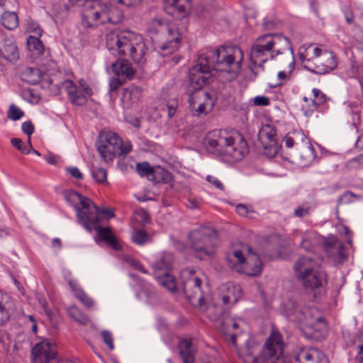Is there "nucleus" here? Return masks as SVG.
Listing matches in <instances>:
<instances>
[{
  "instance_id": "obj_55",
  "label": "nucleus",
  "mask_w": 363,
  "mask_h": 363,
  "mask_svg": "<svg viewBox=\"0 0 363 363\" xmlns=\"http://www.w3.org/2000/svg\"><path fill=\"white\" fill-rule=\"evenodd\" d=\"M167 107L169 116L172 117L177 111V102L176 101H173L170 104L167 105Z\"/></svg>"
},
{
  "instance_id": "obj_14",
  "label": "nucleus",
  "mask_w": 363,
  "mask_h": 363,
  "mask_svg": "<svg viewBox=\"0 0 363 363\" xmlns=\"http://www.w3.org/2000/svg\"><path fill=\"white\" fill-rule=\"evenodd\" d=\"M66 200L77 209V217L79 222L84 225L86 220L100 211L89 199L82 196L74 191L68 190L65 192Z\"/></svg>"
},
{
  "instance_id": "obj_18",
  "label": "nucleus",
  "mask_w": 363,
  "mask_h": 363,
  "mask_svg": "<svg viewBox=\"0 0 363 363\" xmlns=\"http://www.w3.org/2000/svg\"><path fill=\"white\" fill-rule=\"evenodd\" d=\"M181 279L183 280L184 292L189 299L200 291L201 280L196 271L191 269L183 270Z\"/></svg>"
},
{
  "instance_id": "obj_8",
  "label": "nucleus",
  "mask_w": 363,
  "mask_h": 363,
  "mask_svg": "<svg viewBox=\"0 0 363 363\" xmlns=\"http://www.w3.org/2000/svg\"><path fill=\"white\" fill-rule=\"evenodd\" d=\"M295 274L306 290L323 287L327 283V275L320 269L317 262L309 257H302L296 263Z\"/></svg>"
},
{
  "instance_id": "obj_21",
  "label": "nucleus",
  "mask_w": 363,
  "mask_h": 363,
  "mask_svg": "<svg viewBox=\"0 0 363 363\" xmlns=\"http://www.w3.org/2000/svg\"><path fill=\"white\" fill-rule=\"evenodd\" d=\"M297 363H329L328 359L318 350L303 348L296 357Z\"/></svg>"
},
{
  "instance_id": "obj_64",
  "label": "nucleus",
  "mask_w": 363,
  "mask_h": 363,
  "mask_svg": "<svg viewBox=\"0 0 363 363\" xmlns=\"http://www.w3.org/2000/svg\"><path fill=\"white\" fill-rule=\"evenodd\" d=\"M306 242V240H303L302 241V243H301V245L306 249V250H308L309 247L306 245H305V243Z\"/></svg>"
},
{
  "instance_id": "obj_45",
  "label": "nucleus",
  "mask_w": 363,
  "mask_h": 363,
  "mask_svg": "<svg viewBox=\"0 0 363 363\" xmlns=\"http://www.w3.org/2000/svg\"><path fill=\"white\" fill-rule=\"evenodd\" d=\"M127 81L119 76H116L110 82L109 86L112 91H116L121 86L124 84Z\"/></svg>"
},
{
  "instance_id": "obj_38",
  "label": "nucleus",
  "mask_w": 363,
  "mask_h": 363,
  "mask_svg": "<svg viewBox=\"0 0 363 363\" xmlns=\"http://www.w3.org/2000/svg\"><path fill=\"white\" fill-rule=\"evenodd\" d=\"M94 179L100 184L108 185L107 171L103 168H96L92 171Z\"/></svg>"
},
{
  "instance_id": "obj_31",
  "label": "nucleus",
  "mask_w": 363,
  "mask_h": 363,
  "mask_svg": "<svg viewBox=\"0 0 363 363\" xmlns=\"http://www.w3.org/2000/svg\"><path fill=\"white\" fill-rule=\"evenodd\" d=\"M165 7L173 8L182 16H186L191 9V0H164Z\"/></svg>"
},
{
  "instance_id": "obj_61",
  "label": "nucleus",
  "mask_w": 363,
  "mask_h": 363,
  "mask_svg": "<svg viewBox=\"0 0 363 363\" xmlns=\"http://www.w3.org/2000/svg\"><path fill=\"white\" fill-rule=\"evenodd\" d=\"M28 319L33 323L31 326L32 331L33 333L36 334L38 332V325L33 315H29Z\"/></svg>"
},
{
  "instance_id": "obj_5",
  "label": "nucleus",
  "mask_w": 363,
  "mask_h": 363,
  "mask_svg": "<svg viewBox=\"0 0 363 363\" xmlns=\"http://www.w3.org/2000/svg\"><path fill=\"white\" fill-rule=\"evenodd\" d=\"M147 31L158 43L162 55H167L177 51L181 45L182 32L175 22H164L152 19L147 24Z\"/></svg>"
},
{
  "instance_id": "obj_59",
  "label": "nucleus",
  "mask_w": 363,
  "mask_h": 363,
  "mask_svg": "<svg viewBox=\"0 0 363 363\" xmlns=\"http://www.w3.org/2000/svg\"><path fill=\"white\" fill-rule=\"evenodd\" d=\"M283 142L284 143L285 145L289 148L292 147L294 145V138L289 135H286L284 137V138L283 139Z\"/></svg>"
},
{
  "instance_id": "obj_17",
  "label": "nucleus",
  "mask_w": 363,
  "mask_h": 363,
  "mask_svg": "<svg viewBox=\"0 0 363 363\" xmlns=\"http://www.w3.org/2000/svg\"><path fill=\"white\" fill-rule=\"evenodd\" d=\"M252 252V248L248 245H242L228 252L226 257L228 267L233 270L240 272V269H243L242 267L248 257V255ZM244 269L252 273V269L249 267H245Z\"/></svg>"
},
{
  "instance_id": "obj_27",
  "label": "nucleus",
  "mask_w": 363,
  "mask_h": 363,
  "mask_svg": "<svg viewBox=\"0 0 363 363\" xmlns=\"http://www.w3.org/2000/svg\"><path fill=\"white\" fill-rule=\"evenodd\" d=\"M245 267L252 269V273H250L245 269H240V273H243L248 276H257L262 272V262L259 257L252 251L248 255V257L242 267L244 269Z\"/></svg>"
},
{
  "instance_id": "obj_19",
  "label": "nucleus",
  "mask_w": 363,
  "mask_h": 363,
  "mask_svg": "<svg viewBox=\"0 0 363 363\" xmlns=\"http://www.w3.org/2000/svg\"><path fill=\"white\" fill-rule=\"evenodd\" d=\"M164 260L159 261L155 266V277L159 284L170 292L177 290V281L175 278L169 274V270L172 267L170 263H167L163 267Z\"/></svg>"
},
{
  "instance_id": "obj_11",
  "label": "nucleus",
  "mask_w": 363,
  "mask_h": 363,
  "mask_svg": "<svg viewBox=\"0 0 363 363\" xmlns=\"http://www.w3.org/2000/svg\"><path fill=\"white\" fill-rule=\"evenodd\" d=\"M113 216L114 213L111 208H103L89 220H86L83 225L88 230H95L99 238L104 241L111 248L114 250H120L122 249V243L116 236L111 228L100 225L104 220Z\"/></svg>"
},
{
  "instance_id": "obj_28",
  "label": "nucleus",
  "mask_w": 363,
  "mask_h": 363,
  "mask_svg": "<svg viewBox=\"0 0 363 363\" xmlns=\"http://www.w3.org/2000/svg\"><path fill=\"white\" fill-rule=\"evenodd\" d=\"M140 98V91L137 88L126 89L124 90L122 102L123 106L126 109L138 108V104Z\"/></svg>"
},
{
  "instance_id": "obj_60",
  "label": "nucleus",
  "mask_w": 363,
  "mask_h": 363,
  "mask_svg": "<svg viewBox=\"0 0 363 363\" xmlns=\"http://www.w3.org/2000/svg\"><path fill=\"white\" fill-rule=\"evenodd\" d=\"M189 206L191 208H199L201 205V201L197 199H189Z\"/></svg>"
},
{
  "instance_id": "obj_44",
  "label": "nucleus",
  "mask_w": 363,
  "mask_h": 363,
  "mask_svg": "<svg viewBox=\"0 0 363 363\" xmlns=\"http://www.w3.org/2000/svg\"><path fill=\"white\" fill-rule=\"evenodd\" d=\"M26 74H27L28 77H34L33 78L30 77L27 79L31 84H36L38 82L40 81V72L38 69L28 68L26 69Z\"/></svg>"
},
{
  "instance_id": "obj_9",
  "label": "nucleus",
  "mask_w": 363,
  "mask_h": 363,
  "mask_svg": "<svg viewBox=\"0 0 363 363\" xmlns=\"http://www.w3.org/2000/svg\"><path fill=\"white\" fill-rule=\"evenodd\" d=\"M96 148L103 160L112 162L116 157L125 155L132 150L128 140H123L117 133L110 130H103L99 135Z\"/></svg>"
},
{
  "instance_id": "obj_33",
  "label": "nucleus",
  "mask_w": 363,
  "mask_h": 363,
  "mask_svg": "<svg viewBox=\"0 0 363 363\" xmlns=\"http://www.w3.org/2000/svg\"><path fill=\"white\" fill-rule=\"evenodd\" d=\"M242 292L238 285L230 284L227 288V294L223 296L224 303H235L242 296Z\"/></svg>"
},
{
  "instance_id": "obj_48",
  "label": "nucleus",
  "mask_w": 363,
  "mask_h": 363,
  "mask_svg": "<svg viewBox=\"0 0 363 363\" xmlns=\"http://www.w3.org/2000/svg\"><path fill=\"white\" fill-rule=\"evenodd\" d=\"M310 207L306 206H298L294 211V215L297 217H303L307 216L310 212Z\"/></svg>"
},
{
  "instance_id": "obj_39",
  "label": "nucleus",
  "mask_w": 363,
  "mask_h": 363,
  "mask_svg": "<svg viewBox=\"0 0 363 363\" xmlns=\"http://www.w3.org/2000/svg\"><path fill=\"white\" fill-rule=\"evenodd\" d=\"M69 313L70 315L74 318V319L82 323V324H86L89 322V318L86 315H84L82 311L75 306H72L69 308Z\"/></svg>"
},
{
  "instance_id": "obj_51",
  "label": "nucleus",
  "mask_w": 363,
  "mask_h": 363,
  "mask_svg": "<svg viewBox=\"0 0 363 363\" xmlns=\"http://www.w3.org/2000/svg\"><path fill=\"white\" fill-rule=\"evenodd\" d=\"M113 2L118 3L126 6H134L138 4L141 0H111Z\"/></svg>"
},
{
  "instance_id": "obj_58",
  "label": "nucleus",
  "mask_w": 363,
  "mask_h": 363,
  "mask_svg": "<svg viewBox=\"0 0 363 363\" xmlns=\"http://www.w3.org/2000/svg\"><path fill=\"white\" fill-rule=\"evenodd\" d=\"M131 265L134 267L135 269H138L140 272L146 274L147 271L145 267L140 263L138 261L133 259L130 262Z\"/></svg>"
},
{
  "instance_id": "obj_26",
  "label": "nucleus",
  "mask_w": 363,
  "mask_h": 363,
  "mask_svg": "<svg viewBox=\"0 0 363 363\" xmlns=\"http://www.w3.org/2000/svg\"><path fill=\"white\" fill-rule=\"evenodd\" d=\"M245 325V322L242 318H226L223 322L222 330L230 335L232 342L235 343L236 335L241 333V330Z\"/></svg>"
},
{
  "instance_id": "obj_40",
  "label": "nucleus",
  "mask_w": 363,
  "mask_h": 363,
  "mask_svg": "<svg viewBox=\"0 0 363 363\" xmlns=\"http://www.w3.org/2000/svg\"><path fill=\"white\" fill-rule=\"evenodd\" d=\"M24 116V112L15 104H11L8 110L7 116L12 121H18Z\"/></svg>"
},
{
  "instance_id": "obj_37",
  "label": "nucleus",
  "mask_w": 363,
  "mask_h": 363,
  "mask_svg": "<svg viewBox=\"0 0 363 363\" xmlns=\"http://www.w3.org/2000/svg\"><path fill=\"white\" fill-rule=\"evenodd\" d=\"M133 242L137 245H143L150 240L149 235L143 229L134 230L132 234Z\"/></svg>"
},
{
  "instance_id": "obj_13",
  "label": "nucleus",
  "mask_w": 363,
  "mask_h": 363,
  "mask_svg": "<svg viewBox=\"0 0 363 363\" xmlns=\"http://www.w3.org/2000/svg\"><path fill=\"white\" fill-rule=\"evenodd\" d=\"M216 100V97L210 92L196 90L188 99L190 112L198 118L206 117L213 111Z\"/></svg>"
},
{
  "instance_id": "obj_42",
  "label": "nucleus",
  "mask_w": 363,
  "mask_h": 363,
  "mask_svg": "<svg viewBox=\"0 0 363 363\" xmlns=\"http://www.w3.org/2000/svg\"><path fill=\"white\" fill-rule=\"evenodd\" d=\"M220 313V310L215 306H209L204 311L206 316L213 321L217 320Z\"/></svg>"
},
{
  "instance_id": "obj_46",
  "label": "nucleus",
  "mask_w": 363,
  "mask_h": 363,
  "mask_svg": "<svg viewBox=\"0 0 363 363\" xmlns=\"http://www.w3.org/2000/svg\"><path fill=\"white\" fill-rule=\"evenodd\" d=\"M253 104L258 106H267L269 105L270 100L267 96H257L253 99Z\"/></svg>"
},
{
  "instance_id": "obj_49",
  "label": "nucleus",
  "mask_w": 363,
  "mask_h": 363,
  "mask_svg": "<svg viewBox=\"0 0 363 363\" xmlns=\"http://www.w3.org/2000/svg\"><path fill=\"white\" fill-rule=\"evenodd\" d=\"M22 130L30 138L34 131V125L30 121L24 122L22 124Z\"/></svg>"
},
{
  "instance_id": "obj_2",
  "label": "nucleus",
  "mask_w": 363,
  "mask_h": 363,
  "mask_svg": "<svg viewBox=\"0 0 363 363\" xmlns=\"http://www.w3.org/2000/svg\"><path fill=\"white\" fill-rule=\"evenodd\" d=\"M206 144L223 160L235 163L243 160L249 152V147L242 134L234 129L213 130L206 137Z\"/></svg>"
},
{
  "instance_id": "obj_47",
  "label": "nucleus",
  "mask_w": 363,
  "mask_h": 363,
  "mask_svg": "<svg viewBox=\"0 0 363 363\" xmlns=\"http://www.w3.org/2000/svg\"><path fill=\"white\" fill-rule=\"evenodd\" d=\"M101 336L103 337L104 342L108 345L110 350H113L114 345L113 341V337L111 333L108 331H103L101 333Z\"/></svg>"
},
{
  "instance_id": "obj_41",
  "label": "nucleus",
  "mask_w": 363,
  "mask_h": 363,
  "mask_svg": "<svg viewBox=\"0 0 363 363\" xmlns=\"http://www.w3.org/2000/svg\"><path fill=\"white\" fill-rule=\"evenodd\" d=\"M312 94L313 99H311V110H313L317 108L318 104H320L325 101V98L324 95L318 89H313Z\"/></svg>"
},
{
  "instance_id": "obj_6",
  "label": "nucleus",
  "mask_w": 363,
  "mask_h": 363,
  "mask_svg": "<svg viewBox=\"0 0 363 363\" xmlns=\"http://www.w3.org/2000/svg\"><path fill=\"white\" fill-rule=\"evenodd\" d=\"M284 342L281 333L272 328L267 339L259 357H256L255 351L248 347L240 353L244 363H277L283 354Z\"/></svg>"
},
{
  "instance_id": "obj_53",
  "label": "nucleus",
  "mask_w": 363,
  "mask_h": 363,
  "mask_svg": "<svg viewBox=\"0 0 363 363\" xmlns=\"http://www.w3.org/2000/svg\"><path fill=\"white\" fill-rule=\"evenodd\" d=\"M235 211L241 216H246L248 213V209L246 206L239 204L235 207Z\"/></svg>"
},
{
  "instance_id": "obj_3",
  "label": "nucleus",
  "mask_w": 363,
  "mask_h": 363,
  "mask_svg": "<svg viewBox=\"0 0 363 363\" xmlns=\"http://www.w3.org/2000/svg\"><path fill=\"white\" fill-rule=\"evenodd\" d=\"M106 47L112 55L136 63L143 62L147 51L143 37L130 30H116L108 33Z\"/></svg>"
},
{
  "instance_id": "obj_25",
  "label": "nucleus",
  "mask_w": 363,
  "mask_h": 363,
  "mask_svg": "<svg viewBox=\"0 0 363 363\" xmlns=\"http://www.w3.org/2000/svg\"><path fill=\"white\" fill-rule=\"evenodd\" d=\"M128 60L123 58V60H118L112 64V70L114 74L126 81L132 79L135 74V70L128 62Z\"/></svg>"
},
{
  "instance_id": "obj_52",
  "label": "nucleus",
  "mask_w": 363,
  "mask_h": 363,
  "mask_svg": "<svg viewBox=\"0 0 363 363\" xmlns=\"http://www.w3.org/2000/svg\"><path fill=\"white\" fill-rule=\"evenodd\" d=\"M206 180L212 184L213 186H215L216 188L219 189H223V184L215 177L213 176H207Z\"/></svg>"
},
{
  "instance_id": "obj_56",
  "label": "nucleus",
  "mask_w": 363,
  "mask_h": 363,
  "mask_svg": "<svg viewBox=\"0 0 363 363\" xmlns=\"http://www.w3.org/2000/svg\"><path fill=\"white\" fill-rule=\"evenodd\" d=\"M131 265L134 267L135 269H138L140 272L146 274L147 271L145 267L140 263L138 261L133 259L130 262Z\"/></svg>"
},
{
  "instance_id": "obj_23",
  "label": "nucleus",
  "mask_w": 363,
  "mask_h": 363,
  "mask_svg": "<svg viewBox=\"0 0 363 363\" xmlns=\"http://www.w3.org/2000/svg\"><path fill=\"white\" fill-rule=\"evenodd\" d=\"M258 137L265 148H276L277 147V130L274 126L269 124L263 125Z\"/></svg>"
},
{
  "instance_id": "obj_1",
  "label": "nucleus",
  "mask_w": 363,
  "mask_h": 363,
  "mask_svg": "<svg viewBox=\"0 0 363 363\" xmlns=\"http://www.w3.org/2000/svg\"><path fill=\"white\" fill-rule=\"evenodd\" d=\"M244 52L238 46H222L208 50L199 55L196 64L189 72L190 85L196 90L210 84L215 72H226L235 78L242 69Z\"/></svg>"
},
{
  "instance_id": "obj_32",
  "label": "nucleus",
  "mask_w": 363,
  "mask_h": 363,
  "mask_svg": "<svg viewBox=\"0 0 363 363\" xmlns=\"http://www.w3.org/2000/svg\"><path fill=\"white\" fill-rule=\"evenodd\" d=\"M136 170L140 176H150L153 174H160L162 176V180L166 182L169 180L170 175L168 172L163 169L155 170L147 162L138 163L136 165Z\"/></svg>"
},
{
  "instance_id": "obj_22",
  "label": "nucleus",
  "mask_w": 363,
  "mask_h": 363,
  "mask_svg": "<svg viewBox=\"0 0 363 363\" xmlns=\"http://www.w3.org/2000/svg\"><path fill=\"white\" fill-rule=\"evenodd\" d=\"M15 301L8 294L0 290V319L2 322L9 320L16 311Z\"/></svg>"
},
{
  "instance_id": "obj_43",
  "label": "nucleus",
  "mask_w": 363,
  "mask_h": 363,
  "mask_svg": "<svg viewBox=\"0 0 363 363\" xmlns=\"http://www.w3.org/2000/svg\"><path fill=\"white\" fill-rule=\"evenodd\" d=\"M76 296L78 299L86 306L90 308L93 306L94 303L93 301L82 291L77 290L76 291Z\"/></svg>"
},
{
  "instance_id": "obj_20",
  "label": "nucleus",
  "mask_w": 363,
  "mask_h": 363,
  "mask_svg": "<svg viewBox=\"0 0 363 363\" xmlns=\"http://www.w3.org/2000/svg\"><path fill=\"white\" fill-rule=\"evenodd\" d=\"M337 63L335 54L323 48L313 65L318 72L328 73L336 67Z\"/></svg>"
},
{
  "instance_id": "obj_30",
  "label": "nucleus",
  "mask_w": 363,
  "mask_h": 363,
  "mask_svg": "<svg viewBox=\"0 0 363 363\" xmlns=\"http://www.w3.org/2000/svg\"><path fill=\"white\" fill-rule=\"evenodd\" d=\"M179 348L180 355L184 363H194V357L196 352V349L193 347L191 339H184L179 342Z\"/></svg>"
},
{
  "instance_id": "obj_34",
  "label": "nucleus",
  "mask_w": 363,
  "mask_h": 363,
  "mask_svg": "<svg viewBox=\"0 0 363 363\" xmlns=\"http://www.w3.org/2000/svg\"><path fill=\"white\" fill-rule=\"evenodd\" d=\"M1 23L6 28L13 30L18 25V17L15 12L6 11L2 15Z\"/></svg>"
},
{
  "instance_id": "obj_63",
  "label": "nucleus",
  "mask_w": 363,
  "mask_h": 363,
  "mask_svg": "<svg viewBox=\"0 0 363 363\" xmlns=\"http://www.w3.org/2000/svg\"><path fill=\"white\" fill-rule=\"evenodd\" d=\"M35 33L38 36H40L41 35V33H42V30L40 28H37L35 30Z\"/></svg>"
},
{
  "instance_id": "obj_36",
  "label": "nucleus",
  "mask_w": 363,
  "mask_h": 363,
  "mask_svg": "<svg viewBox=\"0 0 363 363\" xmlns=\"http://www.w3.org/2000/svg\"><path fill=\"white\" fill-rule=\"evenodd\" d=\"M28 48L34 55H41L44 52V46L43 43L38 37L30 35L27 40Z\"/></svg>"
},
{
  "instance_id": "obj_62",
  "label": "nucleus",
  "mask_w": 363,
  "mask_h": 363,
  "mask_svg": "<svg viewBox=\"0 0 363 363\" xmlns=\"http://www.w3.org/2000/svg\"><path fill=\"white\" fill-rule=\"evenodd\" d=\"M356 146L359 149H363V134H362L356 142Z\"/></svg>"
},
{
  "instance_id": "obj_29",
  "label": "nucleus",
  "mask_w": 363,
  "mask_h": 363,
  "mask_svg": "<svg viewBox=\"0 0 363 363\" xmlns=\"http://www.w3.org/2000/svg\"><path fill=\"white\" fill-rule=\"evenodd\" d=\"M0 55L10 62H14L19 57L18 48L11 40H0Z\"/></svg>"
},
{
  "instance_id": "obj_57",
  "label": "nucleus",
  "mask_w": 363,
  "mask_h": 363,
  "mask_svg": "<svg viewBox=\"0 0 363 363\" xmlns=\"http://www.w3.org/2000/svg\"><path fill=\"white\" fill-rule=\"evenodd\" d=\"M131 265L134 267L135 269H138L140 272L146 274L147 271L145 267L140 263L138 261L133 259L130 262Z\"/></svg>"
},
{
  "instance_id": "obj_54",
  "label": "nucleus",
  "mask_w": 363,
  "mask_h": 363,
  "mask_svg": "<svg viewBox=\"0 0 363 363\" xmlns=\"http://www.w3.org/2000/svg\"><path fill=\"white\" fill-rule=\"evenodd\" d=\"M12 145L17 148L18 150H20L21 152L26 153V151L22 147V140L18 138H13L11 140Z\"/></svg>"
},
{
  "instance_id": "obj_50",
  "label": "nucleus",
  "mask_w": 363,
  "mask_h": 363,
  "mask_svg": "<svg viewBox=\"0 0 363 363\" xmlns=\"http://www.w3.org/2000/svg\"><path fill=\"white\" fill-rule=\"evenodd\" d=\"M66 171L68 174H69L72 177L82 179H83V174L81 173L79 169L77 167H68L66 169Z\"/></svg>"
},
{
  "instance_id": "obj_35",
  "label": "nucleus",
  "mask_w": 363,
  "mask_h": 363,
  "mask_svg": "<svg viewBox=\"0 0 363 363\" xmlns=\"http://www.w3.org/2000/svg\"><path fill=\"white\" fill-rule=\"evenodd\" d=\"M295 62L294 60L291 59L289 62L288 66L282 71H279L277 74L279 80L278 84H283L288 82L292 77V73L294 69Z\"/></svg>"
},
{
  "instance_id": "obj_15",
  "label": "nucleus",
  "mask_w": 363,
  "mask_h": 363,
  "mask_svg": "<svg viewBox=\"0 0 363 363\" xmlns=\"http://www.w3.org/2000/svg\"><path fill=\"white\" fill-rule=\"evenodd\" d=\"M79 85L81 89L78 88L71 80H65L62 83L69 101L72 104L77 106L84 104L86 101V96L92 94L91 89L84 80L81 79Z\"/></svg>"
},
{
  "instance_id": "obj_4",
  "label": "nucleus",
  "mask_w": 363,
  "mask_h": 363,
  "mask_svg": "<svg viewBox=\"0 0 363 363\" xmlns=\"http://www.w3.org/2000/svg\"><path fill=\"white\" fill-rule=\"evenodd\" d=\"M292 50L290 40L281 34H266L257 38L252 44L250 53V62L255 66H261L271 57L281 55Z\"/></svg>"
},
{
  "instance_id": "obj_7",
  "label": "nucleus",
  "mask_w": 363,
  "mask_h": 363,
  "mask_svg": "<svg viewBox=\"0 0 363 363\" xmlns=\"http://www.w3.org/2000/svg\"><path fill=\"white\" fill-rule=\"evenodd\" d=\"M123 19L122 12L112 6L95 0L88 3L82 13V23L86 27L111 23L117 24Z\"/></svg>"
},
{
  "instance_id": "obj_16",
  "label": "nucleus",
  "mask_w": 363,
  "mask_h": 363,
  "mask_svg": "<svg viewBox=\"0 0 363 363\" xmlns=\"http://www.w3.org/2000/svg\"><path fill=\"white\" fill-rule=\"evenodd\" d=\"M57 345L48 340L36 344L32 350L33 363H48L57 357Z\"/></svg>"
},
{
  "instance_id": "obj_12",
  "label": "nucleus",
  "mask_w": 363,
  "mask_h": 363,
  "mask_svg": "<svg viewBox=\"0 0 363 363\" xmlns=\"http://www.w3.org/2000/svg\"><path fill=\"white\" fill-rule=\"evenodd\" d=\"M299 325L301 330L308 338L320 340L327 333V324L320 316L314 317L313 311L307 310L300 314Z\"/></svg>"
},
{
  "instance_id": "obj_24",
  "label": "nucleus",
  "mask_w": 363,
  "mask_h": 363,
  "mask_svg": "<svg viewBox=\"0 0 363 363\" xmlns=\"http://www.w3.org/2000/svg\"><path fill=\"white\" fill-rule=\"evenodd\" d=\"M323 48L314 43L304 44L299 48L298 55L302 62H311L314 64Z\"/></svg>"
},
{
  "instance_id": "obj_10",
  "label": "nucleus",
  "mask_w": 363,
  "mask_h": 363,
  "mask_svg": "<svg viewBox=\"0 0 363 363\" xmlns=\"http://www.w3.org/2000/svg\"><path fill=\"white\" fill-rule=\"evenodd\" d=\"M189 244L196 256L201 259L211 257L219 243L217 233L211 228L201 227L189 235Z\"/></svg>"
}]
</instances>
